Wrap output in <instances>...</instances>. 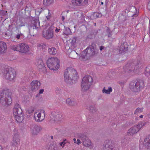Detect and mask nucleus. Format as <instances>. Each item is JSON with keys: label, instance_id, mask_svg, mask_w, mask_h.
<instances>
[{"label": "nucleus", "instance_id": "1", "mask_svg": "<svg viewBox=\"0 0 150 150\" xmlns=\"http://www.w3.org/2000/svg\"><path fill=\"white\" fill-rule=\"evenodd\" d=\"M78 77L76 71L73 68H68L65 70L64 74V80L67 84L72 85L75 83Z\"/></svg>", "mask_w": 150, "mask_h": 150}, {"label": "nucleus", "instance_id": "2", "mask_svg": "<svg viewBox=\"0 0 150 150\" xmlns=\"http://www.w3.org/2000/svg\"><path fill=\"white\" fill-rule=\"evenodd\" d=\"M11 93L8 89H4L0 93V103L2 105L6 106L11 103Z\"/></svg>", "mask_w": 150, "mask_h": 150}, {"label": "nucleus", "instance_id": "3", "mask_svg": "<svg viewBox=\"0 0 150 150\" xmlns=\"http://www.w3.org/2000/svg\"><path fill=\"white\" fill-rule=\"evenodd\" d=\"M2 76L7 80L10 81H14L16 76L15 70L10 67H6L2 69Z\"/></svg>", "mask_w": 150, "mask_h": 150}, {"label": "nucleus", "instance_id": "4", "mask_svg": "<svg viewBox=\"0 0 150 150\" xmlns=\"http://www.w3.org/2000/svg\"><path fill=\"white\" fill-rule=\"evenodd\" d=\"M40 25L39 20L38 19L33 18L31 21V23H29L28 28L30 33L34 35L40 28Z\"/></svg>", "mask_w": 150, "mask_h": 150}, {"label": "nucleus", "instance_id": "5", "mask_svg": "<svg viewBox=\"0 0 150 150\" xmlns=\"http://www.w3.org/2000/svg\"><path fill=\"white\" fill-rule=\"evenodd\" d=\"M59 61L57 57L49 58L47 61V66L51 70H56L59 67Z\"/></svg>", "mask_w": 150, "mask_h": 150}, {"label": "nucleus", "instance_id": "6", "mask_svg": "<svg viewBox=\"0 0 150 150\" xmlns=\"http://www.w3.org/2000/svg\"><path fill=\"white\" fill-rule=\"evenodd\" d=\"M144 81L140 80L135 82L132 81L130 82L129 85V88L132 91L138 92L142 90L144 87Z\"/></svg>", "mask_w": 150, "mask_h": 150}, {"label": "nucleus", "instance_id": "7", "mask_svg": "<svg viewBox=\"0 0 150 150\" xmlns=\"http://www.w3.org/2000/svg\"><path fill=\"white\" fill-rule=\"evenodd\" d=\"M146 124V122L142 121L132 127L127 132L128 135L130 136L133 135L137 133Z\"/></svg>", "mask_w": 150, "mask_h": 150}, {"label": "nucleus", "instance_id": "8", "mask_svg": "<svg viewBox=\"0 0 150 150\" xmlns=\"http://www.w3.org/2000/svg\"><path fill=\"white\" fill-rule=\"evenodd\" d=\"M142 64L140 61L138 62L135 65L133 63H128L124 67V69L127 71H133L136 72L137 70L142 67Z\"/></svg>", "mask_w": 150, "mask_h": 150}, {"label": "nucleus", "instance_id": "9", "mask_svg": "<svg viewBox=\"0 0 150 150\" xmlns=\"http://www.w3.org/2000/svg\"><path fill=\"white\" fill-rule=\"evenodd\" d=\"M13 115L14 117L18 122L21 123L23 120L24 114L21 109L13 111Z\"/></svg>", "mask_w": 150, "mask_h": 150}, {"label": "nucleus", "instance_id": "10", "mask_svg": "<svg viewBox=\"0 0 150 150\" xmlns=\"http://www.w3.org/2000/svg\"><path fill=\"white\" fill-rule=\"evenodd\" d=\"M34 118L35 121L38 122H42L45 118V111L42 110L36 112L34 114Z\"/></svg>", "mask_w": 150, "mask_h": 150}, {"label": "nucleus", "instance_id": "11", "mask_svg": "<svg viewBox=\"0 0 150 150\" xmlns=\"http://www.w3.org/2000/svg\"><path fill=\"white\" fill-rule=\"evenodd\" d=\"M20 138L19 133L16 129L14 130L13 136V138L12 145L17 147L20 144Z\"/></svg>", "mask_w": 150, "mask_h": 150}, {"label": "nucleus", "instance_id": "12", "mask_svg": "<svg viewBox=\"0 0 150 150\" xmlns=\"http://www.w3.org/2000/svg\"><path fill=\"white\" fill-rule=\"evenodd\" d=\"M79 137L84 146L86 147L91 146V142L86 135L83 134H80L79 135Z\"/></svg>", "mask_w": 150, "mask_h": 150}, {"label": "nucleus", "instance_id": "13", "mask_svg": "<svg viewBox=\"0 0 150 150\" xmlns=\"http://www.w3.org/2000/svg\"><path fill=\"white\" fill-rule=\"evenodd\" d=\"M43 37L47 39H49L53 37V31L51 28H49L46 31L43 32Z\"/></svg>", "mask_w": 150, "mask_h": 150}, {"label": "nucleus", "instance_id": "14", "mask_svg": "<svg viewBox=\"0 0 150 150\" xmlns=\"http://www.w3.org/2000/svg\"><path fill=\"white\" fill-rule=\"evenodd\" d=\"M62 117L61 114L59 112H52L50 115V120L54 121L60 120L62 119Z\"/></svg>", "mask_w": 150, "mask_h": 150}, {"label": "nucleus", "instance_id": "15", "mask_svg": "<svg viewBox=\"0 0 150 150\" xmlns=\"http://www.w3.org/2000/svg\"><path fill=\"white\" fill-rule=\"evenodd\" d=\"M30 88L32 91H34L37 90L40 85V82L37 80L33 81L30 83Z\"/></svg>", "mask_w": 150, "mask_h": 150}, {"label": "nucleus", "instance_id": "16", "mask_svg": "<svg viewBox=\"0 0 150 150\" xmlns=\"http://www.w3.org/2000/svg\"><path fill=\"white\" fill-rule=\"evenodd\" d=\"M20 52L22 53L27 52L29 50V47L27 44L24 43H20Z\"/></svg>", "mask_w": 150, "mask_h": 150}, {"label": "nucleus", "instance_id": "17", "mask_svg": "<svg viewBox=\"0 0 150 150\" xmlns=\"http://www.w3.org/2000/svg\"><path fill=\"white\" fill-rule=\"evenodd\" d=\"M103 145L105 150H112L113 148V144L111 141L106 140L104 142Z\"/></svg>", "mask_w": 150, "mask_h": 150}, {"label": "nucleus", "instance_id": "18", "mask_svg": "<svg viewBox=\"0 0 150 150\" xmlns=\"http://www.w3.org/2000/svg\"><path fill=\"white\" fill-rule=\"evenodd\" d=\"M37 68L40 71H44L46 70V68L42 60L41 59L38 60L37 62Z\"/></svg>", "mask_w": 150, "mask_h": 150}, {"label": "nucleus", "instance_id": "19", "mask_svg": "<svg viewBox=\"0 0 150 150\" xmlns=\"http://www.w3.org/2000/svg\"><path fill=\"white\" fill-rule=\"evenodd\" d=\"M119 18H120V19L122 18L124 19L122 20V23L123 25L126 26H127L130 25V21L128 16H120Z\"/></svg>", "mask_w": 150, "mask_h": 150}, {"label": "nucleus", "instance_id": "20", "mask_svg": "<svg viewBox=\"0 0 150 150\" xmlns=\"http://www.w3.org/2000/svg\"><path fill=\"white\" fill-rule=\"evenodd\" d=\"M143 145L146 148L150 150V135L145 137L143 142Z\"/></svg>", "mask_w": 150, "mask_h": 150}, {"label": "nucleus", "instance_id": "21", "mask_svg": "<svg viewBox=\"0 0 150 150\" xmlns=\"http://www.w3.org/2000/svg\"><path fill=\"white\" fill-rule=\"evenodd\" d=\"M91 85L92 84L86 83L82 81L81 85L82 91H88L90 88Z\"/></svg>", "mask_w": 150, "mask_h": 150}, {"label": "nucleus", "instance_id": "22", "mask_svg": "<svg viewBox=\"0 0 150 150\" xmlns=\"http://www.w3.org/2000/svg\"><path fill=\"white\" fill-rule=\"evenodd\" d=\"M89 47H87L85 50L81 52V57L83 58H89L92 56L89 54Z\"/></svg>", "mask_w": 150, "mask_h": 150}, {"label": "nucleus", "instance_id": "23", "mask_svg": "<svg viewBox=\"0 0 150 150\" xmlns=\"http://www.w3.org/2000/svg\"><path fill=\"white\" fill-rule=\"evenodd\" d=\"M128 47V45L127 42H123L121 44L120 47V53H122L123 52L126 51L127 50Z\"/></svg>", "mask_w": 150, "mask_h": 150}, {"label": "nucleus", "instance_id": "24", "mask_svg": "<svg viewBox=\"0 0 150 150\" xmlns=\"http://www.w3.org/2000/svg\"><path fill=\"white\" fill-rule=\"evenodd\" d=\"M72 2L74 5H84L88 3V0H72Z\"/></svg>", "mask_w": 150, "mask_h": 150}, {"label": "nucleus", "instance_id": "25", "mask_svg": "<svg viewBox=\"0 0 150 150\" xmlns=\"http://www.w3.org/2000/svg\"><path fill=\"white\" fill-rule=\"evenodd\" d=\"M93 79L89 75H87L85 76L83 79L82 81L90 84H92Z\"/></svg>", "mask_w": 150, "mask_h": 150}, {"label": "nucleus", "instance_id": "26", "mask_svg": "<svg viewBox=\"0 0 150 150\" xmlns=\"http://www.w3.org/2000/svg\"><path fill=\"white\" fill-rule=\"evenodd\" d=\"M41 129V127L36 125H34L31 130V132L34 135L37 134Z\"/></svg>", "mask_w": 150, "mask_h": 150}, {"label": "nucleus", "instance_id": "27", "mask_svg": "<svg viewBox=\"0 0 150 150\" xmlns=\"http://www.w3.org/2000/svg\"><path fill=\"white\" fill-rule=\"evenodd\" d=\"M7 49V46L6 43L4 42L0 41V53L5 52Z\"/></svg>", "mask_w": 150, "mask_h": 150}, {"label": "nucleus", "instance_id": "28", "mask_svg": "<svg viewBox=\"0 0 150 150\" xmlns=\"http://www.w3.org/2000/svg\"><path fill=\"white\" fill-rule=\"evenodd\" d=\"M102 16L101 13H94L91 15L90 18L92 19H94L97 18L101 17Z\"/></svg>", "mask_w": 150, "mask_h": 150}, {"label": "nucleus", "instance_id": "29", "mask_svg": "<svg viewBox=\"0 0 150 150\" xmlns=\"http://www.w3.org/2000/svg\"><path fill=\"white\" fill-rule=\"evenodd\" d=\"M64 29L63 32V34L68 35L71 34V32L70 29L68 27L64 26Z\"/></svg>", "mask_w": 150, "mask_h": 150}, {"label": "nucleus", "instance_id": "30", "mask_svg": "<svg viewBox=\"0 0 150 150\" xmlns=\"http://www.w3.org/2000/svg\"><path fill=\"white\" fill-rule=\"evenodd\" d=\"M78 54L75 50H72L69 54V57L75 59L77 57Z\"/></svg>", "mask_w": 150, "mask_h": 150}, {"label": "nucleus", "instance_id": "31", "mask_svg": "<svg viewBox=\"0 0 150 150\" xmlns=\"http://www.w3.org/2000/svg\"><path fill=\"white\" fill-rule=\"evenodd\" d=\"M48 52L50 54L54 55L57 53V51L55 48L52 47L49 48Z\"/></svg>", "mask_w": 150, "mask_h": 150}, {"label": "nucleus", "instance_id": "32", "mask_svg": "<svg viewBox=\"0 0 150 150\" xmlns=\"http://www.w3.org/2000/svg\"><path fill=\"white\" fill-rule=\"evenodd\" d=\"M87 108L89 110L90 112L92 113H94L97 111V109L94 105H90L87 107Z\"/></svg>", "mask_w": 150, "mask_h": 150}, {"label": "nucleus", "instance_id": "33", "mask_svg": "<svg viewBox=\"0 0 150 150\" xmlns=\"http://www.w3.org/2000/svg\"><path fill=\"white\" fill-rule=\"evenodd\" d=\"M89 51L90 53L89 54L92 55V56L97 54L98 53V51L96 50H95L93 47H89Z\"/></svg>", "mask_w": 150, "mask_h": 150}, {"label": "nucleus", "instance_id": "34", "mask_svg": "<svg viewBox=\"0 0 150 150\" xmlns=\"http://www.w3.org/2000/svg\"><path fill=\"white\" fill-rule=\"evenodd\" d=\"M66 103L69 105L73 106L75 105V102L73 99L68 98L66 100Z\"/></svg>", "mask_w": 150, "mask_h": 150}, {"label": "nucleus", "instance_id": "35", "mask_svg": "<svg viewBox=\"0 0 150 150\" xmlns=\"http://www.w3.org/2000/svg\"><path fill=\"white\" fill-rule=\"evenodd\" d=\"M20 44L17 45H14L11 47V49L14 51H16L20 52Z\"/></svg>", "mask_w": 150, "mask_h": 150}, {"label": "nucleus", "instance_id": "36", "mask_svg": "<svg viewBox=\"0 0 150 150\" xmlns=\"http://www.w3.org/2000/svg\"><path fill=\"white\" fill-rule=\"evenodd\" d=\"M112 91V89L111 87H109L108 90L105 89V87H104L103 89L102 92L107 94H109Z\"/></svg>", "mask_w": 150, "mask_h": 150}, {"label": "nucleus", "instance_id": "37", "mask_svg": "<svg viewBox=\"0 0 150 150\" xmlns=\"http://www.w3.org/2000/svg\"><path fill=\"white\" fill-rule=\"evenodd\" d=\"M23 34L21 33H18L15 36V40L17 39L18 40H20L23 39Z\"/></svg>", "mask_w": 150, "mask_h": 150}, {"label": "nucleus", "instance_id": "38", "mask_svg": "<svg viewBox=\"0 0 150 150\" xmlns=\"http://www.w3.org/2000/svg\"><path fill=\"white\" fill-rule=\"evenodd\" d=\"M144 108H138L135 110L134 114L136 115L138 114L139 113L142 112L143 111Z\"/></svg>", "mask_w": 150, "mask_h": 150}, {"label": "nucleus", "instance_id": "39", "mask_svg": "<svg viewBox=\"0 0 150 150\" xmlns=\"http://www.w3.org/2000/svg\"><path fill=\"white\" fill-rule=\"evenodd\" d=\"M53 0H44L43 4L45 6H49L52 3Z\"/></svg>", "mask_w": 150, "mask_h": 150}, {"label": "nucleus", "instance_id": "40", "mask_svg": "<svg viewBox=\"0 0 150 150\" xmlns=\"http://www.w3.org/2000/svg\"><path fill=\"white\" fill-rule=\"evenodd\" d=\"M84 16L81 14V16L80 17V19L79 20V22L80 23H83L86 22V21L84 19Z\"/></svg>", "mask_w": 150, "mask_h": 150}, {"label": "nucleus", "instance_id": "41", "mask_svg": "<svg viewBox=\"0 0 150 150\" xmlns=\"http://www.w3.org/2000/svg\"><path fill=\"white\" fill-rule=\"evenodd\" d=\"M48 150H58L57 147L56 145H52L50 146Z\"/></svg>", "mask_w": 150, "mask_h": 150}, {"label": "nucleus", "instance_id": "42", "mask_svg": "<svg viewBox=\"0 0 150 150\" xmlns=\"http://www.w3.org/2000/svg\"><path fill=\"white\" fill-rule=\"evenodd\" d=\"M19 109H21V108L20 105L18 103H16L15 104L14 107L13 108V111L15 110H18Z\"/></svg>", "mask_w": 150, "mask_h": 150}, {"label": "nucleus", "instance_id": "43", "mask_svg": "<svg viewBox=\"0 0 150 150\" xmlns=\"http://www.w3.org/2000/svg\"><path fill=\"white\" fill-rule=\"evenodd\" d=\"M145 74L146 73L149 74L150 73V64L147 66L145 69Z\"/></svg>", "mask_w": 150, "mask_h": 150}, {"label": "nucleus", "instance_id": "44", "mask_svg": "<svg viewBox=\"0 0 150 150\" xmlns=\"http://www.w3.org/2000/svg\"><path fill=\"white\" fill-rule=\"evenodd\" d=\"M77 37H74L71 39V43L72 45H74L76 43Z\"/></svg>", "mask_w": 150, "mask_h": 150}, {"label": "nucleus", "instance_id": "45", "mask_svg": "<svg viewBox=\"0 0 150 150\" xmlns=\"http://www.w3.org/2000/svg\"><path fill=\"white\" fill-rule=\"evenodd\" d=\"M106 31L108 34V38L111 37L112 35V32L110 31L108 28H107Z\"/></svg>", "mask_w": 150, "mask_h": 150}, {"label": "nucleus", "instance_id": "46", "mask_svg": "<svg viewBox=\"0 0 150 150\" xmlns=\"http://www.w3.org/2000/svg\"><path fill=\"white\" fill-rule=\"evenodd\" d=\"M7 11L1 10L0 11V14L2 16H4L7 14Z\"/></svg>", "mask_w": 150, "mask_h": 150}, {"label": "nucleus", "instance_id": "47", "mask_svg": "<svg viewBox=\"0 0 150 150\" xmlns=\"http://www.w3.org/2000/svg\"><path fill=\"white\" fill-rule=\"evenodd\" d=\"M61 91V89L60 88L57 87L55 88V91L57 94L59 93Z\"/></svg>", "mask_w": 150, "mask_h": 150}, {"label": "nucleus", "instance_id": "48", "mask_svg": "<svg viewBox=\"0 0 150 150\" xmlns=\"http://www.w3.org/2000/svg\"><path fill=\"white\" fill-rule=\"evenodd\" d=\"M25 23L22 22H21L20 24L18 25V27H21L23 26H25Z\"/></svg>", "mask_w": 150, "mask_h": 150}, {"label": "nucleus", "instance_id": "49", "mask_svg": "<svg viewBox=\"0 0 150 150\" xmlns=\"http://www.w3.org/2000/svg\"><path fill=\"white\" fill-rule=\"evenodd\" d=\"M4 35H5V36L6 37H8V38H9L10 36L9 34L7 32H5Z\"/></svg>", "mask_w": 150, "mask_h": 150}, {"label": "nucleus", "instance_id": "50", "mask_svg": "<svg viewBox=\"0 0 150 150\" xmlns=\"http://www.w3.org/2000/svg\"><path fill=\"white\" fill-rule=\"evenodd\" d=\"M92 118L91 117V116H89L87 118V120L88 121L90 122Z\"/></svg>", "mask_w": 150, "mask_h": 150}, {"label": "nucleus", "instance_id": "51", "mask_svg": "<svg viewBox=\"0 0 150 150\" xmlns=\"http://www.w3.org/2000/svg\"><path fill=\"white\" fill-rule=\"evenodd\" d=\"M148 9L150 11V0H149L147 6Z\"/></svg>", "mask_w": 150, "mask_h": 150}, {"label": "nucleus", "instance_id": "52", "mask_svg": "<svg viewBox=\"0 0 150 150\" xmlns=\"http://www.w3.org/2000/svg\"><path fill=\"white\" fill-rule=\"evenodd\" d=\"M81 140L80 139H77V144H81L82 142L81 141Z\"/></svg>", "mask_w": 150, "mask_h": 150}, {"label": "nucleus", "instance_id": "53", "mask_svg": "<svg viewBox=\"0 0 150 150\" xmlns=\"http://www.w3.org/2000/svg\"><path fill=\"white\" fill-rule=\"evenodd\" d=\"M65 144V142L64 141H63L61 142L60 144V146H64Z\"/></svg>", "mask_w": 150, "mask_h": 150}, {"label": "nucleus", "instance_id": "54", "mask_svg": "<svg viewBox=\"0 0 150 150\" xmlns=\"http://www.w3.org/2000/svg\"><path fill=\"white\" fill-rule=\"evenodd\" d=\"M44 89H41L40 90L39 93L40 94L44 92Z\"/></svg>", "mask_w": 150, "mask_h": 150}, {"label": "nucleus", "instance_id": "55", "mask_svg": "<svg viewBox=\"0 0 150 150\" xmlns=\"http://www.w3.org/2000/svg\"><path fill=\"white\" fill-rule=\"evenodd\" d=\"M50 15H49L47 16H46V18L47 19V20H49L50 19Z\"/></svg>", "mask_w": 150, "mask_h": 150}, {"label": "nucleus", "instance_id": "56", "mask_svg": "<svg viewBox=\"0 0 150 150\" xmlns=\"http://www.w3.org/2000/svg\"><path fill=\"white\" fill-rule=\"evenodd\" d=\"M60 30V29L59 28H56L55 30V32L56 33H58L59 32Z\"/></svg>", "mask_w": 150, "mask_h": 150}, {"label": "nucleus", "instance_id": "57", "mask_svg": "<svg viewBox=\"0 0 150 150\" xmlns=\"http://www.w3.org/2000/svg\"><path fill=\"white\" fill-rule=\"evenodd\" d=\"M104 48V47L103 46H101L100 47V51H102Z\"/></svg>", "mask_w": 150, "mask_h": 150}, {"label": "nucleus", "instance_id": "58", "mask_svg": "<svg viewBox=\"0 0 150 150\" xmlns=\"http://www.w3.org/2000/svg\"><path fill=\"white\" fill-rule=\"evenodd\" d=\"M34 110L33 109H32L31 110H29L28 112L30 113H32L34 112Z\"/></svg>", "mask_w": 150, "mask_h": 150}, {"label": "nucleus", "instance_id": "59", "mask_svg": "<svg viewBox=\"0 0 150 150\" xmlns=\"http://www.w3.org/2000/svg\"><path fill=\"white\" fill-rule=\"evenodd\" d=\"M39 10H40L38 11V12H39V13H40L42 12V10H43V9H42V8H41L40 9H39Z\"/></svg>", "mask_w": 150, "mask_h": 150}, {"label": "nucleus", "instance_id": "60", "mask_svg": "<svg viewBox=\"0 0 150 150\" xmlns=\"http://www.w3.org/2000/svg\"><path fill=\"white\" fill-rule=\"evenodd\" d=\"M138 14L136 13L135 14H133L132 15V17H136L138 16Z\"/></svg>", "mask_w": 150, "mask_h": 150}, {"label": "nucleus", "instance_id": "61", "mask_svg": "<svg viewBox=\"0 0 150 150\" xmlns=\"http://www.w3.org/2000/svg\"><path fill=\"white\" fill-rule=\"evenodd\" d=\"M62 20L63 21H64L65 19V17L64 16H62Z\"/></svg>", "mask_w": 150, "mask_h": 150}, {"label": "nucleus", "instance_id": "62", "mask_svg": "<svg viewBox=\"0 0 150 150\" xmlns=\"http://www.w3.org/2000/svg\"><path fill=\"white\" fill-rule=\"evenodd\" d=\"M147 117H148L149 118H150V113H149V114H148L147 115Z\"/></svg>", "mask_w": 150, "mask_h": 150}, {"label": "nucleus", "instance_id": "63", "mask_svg": "<svg viewBox=\"0 0 150 150\" xmlns=\"http://www.w3.org/2000/svg\"><path fill=\"white\" fill-rule=\"evenodd\" d=\"M2 138V135L1 133H0V139H1Z\"/></svg>", "mask_w": 150, "mask_h": 150}, {"label": "nucleus", "instance_id": "64", "mask_svg": "<svg viewBox=\"0 0 150 150\" xmlns=\"http://www.w3.org/2000/svg\"><path fill=\"white\" fill-rule=\"evenodd\" d=\"M109 1V0H106L105 3L107 4L108 2Z\"/></svg>", "mask_w": 150, "mask_h": 150}]
</instances>
